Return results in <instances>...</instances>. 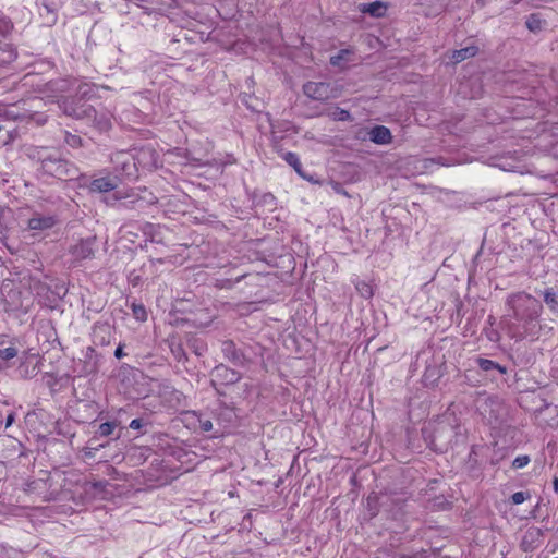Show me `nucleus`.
<instances>
[{
  "label": "nucleus",
  "instance_id": "nucleus-7",
  "mask_svg": "<svg viewBox=\"0 0 558 558\" xmlns=\"http://www.w3.org/2000/svg\"><path fill=\"white\" fill-rule=\"evenodd\" d=\"M477 53V47L469 46L459 50H454L451 56L453 63H459L468 58L474 57Z\"/></svg>",
  "mask_w": 558,
  "mask_h": 558
},
{
  "label": "nucleus",
  "instance_id": "nucleus-5",
  "mask_svg": "<svg viewBox=\"0 0 558 558\" xmlns=\"http://www.w3.org/2000/svg\"><path fill=\"white\" fill-rule=\"evenodd\" d=\"M369 140L379 145L389 144L392 141L391 132L388 128L377 125L368 131Z\"/></svg>",
  "mask_w": 558,
  "mask_h": 558
},
{
  "label": "nucleus",
  "instance_id": "nucleus-31",
  "mask_svg": "<svg viewBox=\"0 0 558 558\" xmlns=\"http://www.w3.org/2000/svg\"><path fill=\"white\" fill-rule=\"evenodd\" d=\"M72 144H75V142L77 141V138L75 136L72 137Z\"/></svg>",
  "mask_w": 558,
  "mask_h": 558
},
{
  "label": "nucleus",
  "instance_id": "nucleus-29",
  "mask_svg": "<svg viewBox=\"0 0 558 558\" xmlns=\"http://www.w3.org/2000/svg\"><path fill=\"white\" fill-rule=\"evenodd\" d=\"M16 296H17V299H16L15 306H16V308H17V307H20V306L22 305V303L20 302V300H19V295H17V294H16Z\"/></svg>",
  "mask_w": 558,
  "mask_h": 558
},
{
  "label": "nucleus",
  "instance_id": "nucleus-10",
  "mask_svg": "<svg viewBox=\"0 0 558 558\" xmlns=\"http://www.w3.org/2000/svg\"><path fill=\"white\" fill-rule=\"evenodd\" d=\"M477 364L483 371L498 369L500 373H506V368L487 359H477Z\"/></svg>",
  "mask_w": 558,
  "mask_h": 558
},
{
  "label": "nucleus",
  "instance_id": "nucleus-8",
  "mask_svg": "<svg viewBox=\"0 0 558 558\" xmlns=\"http://www.w3.org/2000/svg\"><path fill=\"white\" fill-rule=\"evenodd\" d=\"M362 12L368 13L372 16H383L386 12V5L383 2L376 1L368 4H362Z\"/></svg>",
  "mask_w": 558,
  "mask_h": 558
},
{
  "label": "nucleus",
  "instance_id": "nucleus-2",
  "mask_svg": "<svg viewBox=\"0 0 558 558\" xmlns=\"http://www.w3.org/2000/svg\"><path fill=\"white\" fill-rule=\"evenodd\" d=\"M304 94L314 100L325 101L338 98L341 89L337 85L325 82H308L303 86Z\"/></svg>",
  "mask_w": 558,
  "mask_h": 558
},
{
  "label": "nucleus",
  "instance_id": "nucleus-1",
  "mask_svg": "<svg viewBox=\"0 0 558 558\" xmlns=\"http://www.w3.org/2000/svg\"><path fill=\"white\" fill-rule=\"evenodd\" d=\"M507 305L512 311L508 316L510 319L505 320L507 333L515 340L537 339L545 327L539 324V316L543 306L534 296L519 292L507 299Z\"/></svg>",
  "mask_w": 558,
  "mask_h": 558
},
{
  "label": "nucleus",
  "instance_id": "nucleus-14",
  "mask_svg": "<svg viewBox=\"0 0 558 558\" xmlns=\"http://www.w3.org/2000/svg\"><path fill=\"white\" fill-rule=\"evenodd\" d=\"M17 355V350L14 347H8L4 349H0V360L9 361L14 359Z\"/></svg>",
  "mask_w": 558,
  "mask_h": 558
},
{
  "label": "nucleus",
  "instance_id": "nucleus-23",
  "mask_svg": "<svg viewBox=\"0 0 558 558\" xmlns=\"http://www.w3.org/2000/svg\"><path fill=\"white\" fill-rule=\"evenodd\" d=\"M141 426H142V422H141V420H138V418H134V420H132V421H131V423H130V427H131L132 429H138V428H141Z\"/></svg>",
  "mask_w": 558,
  "mask_h": 558
},
{
  "label": "nucleus",
  "instance_id": "nucleus-19",
  "mask_svg": "<svg viewBox=\"0 0 558 558\" xmlns=\"http://www.w3.org/2000/svg\"><path fill=\"white\" fill-rule=\"evenodd\" d=\"M348 54H349V51H348V50H342V51H340L337 56L331 57V59H330V63H331L332 65H337V66H338V65H340V64H341V61H342L343 59H345V57H347Z\"/></svg>",
  "mask_w": 558,
  "mask_h": 558
},
{
  "label": "nucleus",
  "instance_id": "nucleus-27",
  "mask_svg": "<svg viewBox=\"0 0 558 558\" xmlns=\"http://www.w3.org/2000/svg\"><path fill=\"white\" fill-rule=\"evenodd\" d=\"M526 25H527V27H529L531 31H534V29L536 28V27H535V23H533V21H532V20H529V21L526 22Z\"/></svg>",
  "mask_w": 558,
  "mask_h": 558
},
{
  "label": "nucleus",
  "instance_id": "nucleus-11",
  "mask_svg": "<svg viewBox=\"0 0 558 558\" xmlns=\"http://www.w3.org/2000/svg\"><path fill=\"white\" fill-rule=\"evenodd\" d=\"M544 301L553 312L558 313V299L553 290L545 291Z\"/></svg>",
  "mask_w": 558,
  "mask_h": 558
},
{
  "label": "nucleus",
  "instance_id": "nucleus-25",
  "mask_svg": "<svg viewBox=\"0 0 558 558\" xmlns=\"http://www.w3.org/2000/svg\"><path fill=\"white\" fill-rule=\"evenodd\" d=\"M13 422H14V414H13V413H10V414L7 416V420H5V427L11 426Z\"/></svg>",
  "mask_w": 558,
  "mask_h": 558
},
{
  "label": "nucleus",
  "instance_id": "nucleus-4",
  "mask_svg": "<svg viewBox=\"0 0 558 558\" xmlns=\"http://www.w3.org/2000/svg\"><path fill=\"white\" fill-rule=\"evenodd\" d=\"M119 185V179L117 177H101L94 179L90 182L89 189L93 192L106 193L113 191Z\"/></svg>",
  "mask_w": 558,
  "mask_h": 558
},
{
  "label": "nucleus",
  "instance_id": "nucleus-17",
  "mask_svg": "<svg viewBox=\"0 0 558 558\" xmlns=\"http://www.w3.org/2000/svg\"><path fill=\"white\" fill-rule=\"evenodd\" d=\"M356 289L365 298H369V296L373 295L372 287L368 283L364 282V281L359 282L356 284Z\"/></svg>",
  "mask_w": 558,
  "mask_h": 558
},
{
  "label": "nucleus",
  "instance_id": "nucleus-13",
  "mask_svg": "<svg viewBox=\"0 0 558 558\" xmlns=\"http://www.w3.org/2000/svg\"><path fill=\"white\" fill-rule=\"evenodd\" d=\"M216 372L218 375H225V377L230 381V383H234L239 379V376L236 373H234L233 371H230L229 368L227 367H223V366H220V367H217L216 368Z\"/></svg>",
  "mask_w": 558,
  "mask_h": 558
},
{
  "label": "nucleus",
  "instance_id": "nucleus-30",
  "mask_svg": "<svg viewBox=\"0 0 558 558\" xmlns=\"http://www.w3.org/2000/svg\"><path fill=\"white\" fill-rule=\"evenodd\" d=\"M108 124H109V122H108V121H106V122L102 124V126H101V128H102V129H106V128L108 126Z\"/></svg>",
  "mask_w": 558,
  "mask_h": 558
},
{
  "label": "nucleus",
  "instance_id": "nucleus-6",
  "mask_svg": "<svg viewBox=\"0 0 558 558\" xmlns=\"http://www.w3.org/2000/svg\"><path fill=\"white\" fill-rule=\"evenodd\" d=\"M54 225L56 219L52 216H34L28 220V228L36 231L50 229Z\"/></svg>",
  "mask_w": 558,
  "mask_h": 558
},
{
  "label": "nucleus",
  "instance_id": "nucleus-9",
  "mask_svg": "<svg viewBox=\"0 0 558 558\" xmlns=\"http://www.w3.org/2000/svg\"><path fill=\"white\" fill-rule=\"evenodd\" d=\"M282 158L287 163H289L296 171L298 174H300L301 177H304V174L302 172V163L296 154H294L292 151H288L282 155Z\"/></svg>",
  "mask_w": 558,
  "mask_h": 558
},
{
  "label": "nucleus",
  "instance_id": "nucleus-15",
  "mask_svg": "<svg viewBox=\"0 0 558 558\" xmlns=\"http://www.w3.org/2000/svg\"><path fill=\"white\" fill-rule=\"evenodd\" d=\"M330 116L335 119V120H339V121H345V120H349L350 119V113L349 111L344 110V109H341V108H336L331 113Z\"/></svg>",
  "mask_w": 558,
  "mask_h": 558
},
{
  "label": "nucleus",
  "instance_id": "nucleus-20",
  "mask_svg": "<svg viewBox=\"0 0 558 558\" xmlns=\"http://www.w3.org/2000/svg\"><path fill=\"white\" fill-rule=\"evenodd\" d=\"M133 313L136 316L137 319L145 320L146 319V312L145 308L141 305H134L133 306Z\"/></svg>",
  "mask_w": 558,
  "mask_h": 558
},
{
  "label": "nucleus",
  "instance_id": "nucleus-18",
  "mask_svg": "<svg viewBox=\"0 0 558 558\" xmlns=\"http://www.w3.org/2000/svg\"><path fill=\"white\" fill-rule=\"evenodd\" d=\"M527 494L524 492H517L511 496V500L514 505L523 504L527 499Z\"/></svg>",
  "mask_w": 558,
  "mask_h": 558
},
{
  "label": "nucleus",
  "instance_id": "nucleus-3",
  "mask_svg": "<svg viewBox=\"0 0 558 558\" xmlns=\"http://www.w3.org/2000/svg\"><path fill=\"white\" fill-rule=\"evenodd\" d=\"M96 238L81 240L72 246L71 253L76 259H86L94 255Z\"/></svg>",
  "mask_w": 558,
  "mask_h": 558
},
{
  "label": "nucleus",
  "instance_id": "nucleus-22",
  "mask_svg": "<svg viewBox=\"0 0 558 558\" xmlns=\"http://www.w3.org/2000/svg\"><path fill=\"white\" fill-rule=\"evenodd\" d=\"M201 428L204 430V432H209L213 429V423L211 421L209 420H204V421H201Z\"/></svg>",
  "mask_w": 558,
  "mask_h": 558
},
{
  "label": "nucleus",
  "instance_id": "nucleus-26",
  "mask_svg": "<svg viewBox=\"0 0 558 558\" xmlns=\"http://www.w3.org/2000/svg\"><path fill=\"white\" fill-rule=\"evenodd\" d=\"M150 153H151V150H150V149H143V150L141 151V154L137 156V160H138V162H142L141 155H146V154H150Z\"/></svg>",
  "mask_w": 558,
  "mask_h": 558
},
{
  "label": "nucleus",
  "instance_id": "nucleus-12",
  "mask_svg": "<svg viewBox=\"0 0 558 558\" xmlns=\"http://www.w3.org/2000/svg\"><path fill=\"white\" fill-rule=\"evenodd\" d=\"M116 427H117L116 422L102 423V424H100V426L98 428V434L102 437H107L113 433Z\"/></svg>",
  "mask_w": 558,
  "mask_h": 558
},
{
  "label": "nucleus",
  "instance_id": "nucleus-21",
  "mask_svg": "<svg viewBox=\"0 0 558 558\" xmlns=\"http://www.w3.org/2000/svg\"><path fill=\"white\" fill-rule=\"evenodd\" d=\"M63 110L66 114L69 116H73V117H76V118H80L82 116V113H86L87 110H83L82 112L76 110V109H70L68 108L65 105L63 107Z\"/></svg>",
  "mask_w": 558,
  "mask_h": 558
},
{
  "label": "nucleus",
  "instance_id": "nucleus-24",
  "mask_svg": "<svg viewBox=\"0 0 558 558\" xmlns=\"http://www.w3.org/2000/svg\"><path fill=\"white\" fill-rule=\"evenodd\" d=\"M114 356L117 359H122L124 356L123 347L121 344L116 349Z\"/></svg>",
  "mask_w": 558,
  "mask_h": 558
},
{
  "label": "nucleus",
  "instance_id": "nucleus-16",
  "mask_svg": "<svg viewBox=\"0 0 558 558\" xmlns=\"http://www.w3.org/2000/svg\"><path fill=\"white\" fill-rule=\"evenodd\" d=\"M530 463V457L524 454V456H519L517 457L513 462H512V466L514 469H523L524 466H526L527 464Z\"/></svg>",
  "mask_w": 558,
  "mask_h": 558
},
{
  "label": "nucleus",
  "instance_id": "nucleus-28",
  "mask_svg": "<svg viewBox=\"0 0 558 558\" xmlns=\"http://www.w3.org/2000/svg\"><path fill=\"white\" fill-rule=\"evenodd\" d=\"M553 485H554V489H555L556 492H558V478H555V480H554Z\"/></svg>",
  "mask_w": 558,
  "mask_h": 558
}]
</instances>
